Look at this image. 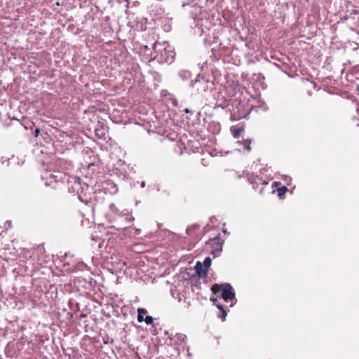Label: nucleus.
Here are the masks:
<instances>
[{
  "label": "nucleus",
  "mask_w": 359,
  "mask_h": 359,
  "mask_svg": "<svg viewBox=\"0 0 359 359\" xmlns=\"http://www.w3.org/2000/svg\"><path fill=\"white\" fill-rule=\"evenodd\" d=\"M65 176V174L62 172L53 171V172L50 173L49 176L47 177L46 184L51 186L54 183L57 184L62 182Z\"/></svg>",
  "instance_id": "39448f33"
},
{
  "label": "nucleus",
  "mask_w": 359,
  "mask_h": 359,
  "mask_svg": "<svg viewBox=\"0 0 359 359\" xmlns=\"http://www.w3.org/2000/svg\"><path fill=\"white\" fill-rule=\"evenodd\" d=\"M212 263V260L210 257H206L204 259L203 264H202L201 262H198L196 265V271L198 273H200L201 271H203V273H206L209 267L210 266Z\"/></svg>",
  "instance_id": "0eeeda50"
},
{
  "label": "nucleus",
  "mask_w": 359,
  "mask_h": 359,
  "mask_svg": "<svg viewBox=\"0 0 359 359\" xmlns=\"http://www.w3.org/2000/svg\"><path fill=\"white\" fill-rule=\"evenodd\" d=\"M160 57L163 62L171 63L174 60L175 53L168 47H165L163 50H161Z\"/></svg>",
  "instance_id": "423d86ee"
},
{
  "label": "nucleus",
  "mask_w": 359,
  "mask_h": 359,
  "mask_svg": "<svg viewBox=\"0 0 359 359\" xmlns=\"http://www.w3.org/2000/svg\"><path fill=\"white\" fill-rule=\"evenodd\" d=\"M241 129H234L232 130V133L234 137H238L241 133Z\"/></svg>",
  "instance_id": "ddd939ff"
},
{
  "label": "nucleus",
  "mask_w": 359,
  "mask_h": 359,
  "mask_svg": "<svg viewBox=\"0 0 359 359\" xmlns=\"http://www.w3.org/2000/svg\"><path fill=\"white\" fill-rule=\"evenodd\" d=\"M287 191V187H283L281 188L278 189V196L283 195Z\"/></svg>",
  "instance_id": "9b49d317"
},
{
  "label": "nucleus",
  "mask_w": 359,
  "mask_h": 359,
  "mask_svg": "<svg viewBox=\"0 0 359 359\" xmlns=\"http://www.w3.org/2000/svg\"><path fill=\"white\" fill-rule=\"evenodd\" d=\"M44 250V248L43 246H41V245H39L37 246L35 249H34V254H38V253H41L43 252Z\"/></svg>",
  "instance_id": "f8f14e48"
},
{
  "label": "nucleus",
  "mask_w": 359,
  "mask_h": 359,
  "mask_svg": "<svg viewBox=\"0 0 359 359\" xmlns=\"http://www.w3.org/2000/svg\"><path fill=\"white\" fill-rule=\"evenodd\" d=\"M233 116H234V118H235V119H240V118H241L243 116H245V114H243V115H238V116H236V115L235 114V113H234V114H233Z\"/></svg>",
  "instance_id": "f3484780"
},
{
  "label": "nucleus",
  "mask_w": 359,
  "mask_h": 359,
  "mask_svg": "<svg viewBox=\"0 0 359 359\" xmlns=\"http://www.w3.org/2000/svg\"><path fill=\"white\" fill-rule=\"evenodd\" d=\"M153 320H154V319H153L152 316H146V318H144V322L146 323V324H147V325H151V324H152Z\"/></svg>",
  "instance_id": "9d476101"
},
{
  "label": "nucleus",
  "mask_w": 359,
  "mask_h": 359,
  "mask_svg": "<svg viewBox=\"0 0 359 359\" xmlns=\"http://www.w3.org/2000/svg\"><path fill=\"white\" fill-rule=\"evenodd\" d=\"M110 208L114 209L115 214L111 220L114 223L111 227L117 230H122L130 227L133 224L134 218L128 211L119 212L114 205H111Z\"/></svg>",
  "instance_id": "f257e3e1"
},
{
  "label": "nucleus",
  "mask_w": 359,
  "mask_h": 359,
  "mask_svg": "<svg viewBox=\"0 0 359 359\" xmlns=\"http://www.w3.org/2000/svg\"><path fill=\"white\" fill-rule=\"evenodd\" d=\"M211 291L215 294H217L222 291L221 297L226 302H231L230 306H233V301L235 299V293L233 287L229 283L222 285L214 284L211 287Z\"/></svg>",
  "instance_id": "f03ea898"
},
{
  "label": "nucleus",
  "mask_w": 359,
  "mask_h": 359,
  "mask_svg": "<svg viewBox=\"0 0 359 359\" xmlns=\"http://www.w3.org/2000/svg\"><path fill=\"white\" fill-rule=\"evenodd\" d=\"M40 133V130L39 128H36L35 130V136L37 137Z\"/></svg>",
  "instance_id": "a211bd4d"
},
{
  "label": "nucleus",
  "mask_w": 359,
  "mask_h": 359,
  "mask_svg": "<svg viewBox=\"0 0 359 359\" xmlns=\"http://www.w3.org/2000/svg\"><path fill=\"white\" fill-rule=\"evenodd\" d=\"M206 245L207 247L210 248L211 252L217 256L222 250L223 241L219 236H215L212 238H210L206 243Z\"/></svg>",
  "instance_id": "20e7f679"
},
{
  "label": "nucleus",
  "mask_w": 359,
  "mask_h": 359,
  "mask_svg": "<svg viewBox=\"0 0 359 359\" xmlns=\"http://www.w3.org/2000/svg\"><path fill=\"white\" fill-rule=\"evenodd\" d=\"M228 105L227 101L224 100V103L219 104V106L222 107V108L226 107Z\"/></svg>",
  "instance_id": "dca6fc26"
},
{
  "label": "nucleus",
  "mask_w": 359,
  "mask_h": 359,
  "mask_svg": "<svg viewBox=\"0 0 359 359\" xmlns=\"http://www.w3.org/2000/svg\"><path fill=\"white\" fill-rule=\"evenodd\" d=\"M0 256L2 257V259H4V260H6V261H8V259H11V258H10V257H7L6 256V252H2V255H0Z\"/></svg>",
  "instance_id": "2eb2a0df"
},
{
  "label": "nucleus",
  "mask_w": 359,
  "mask_h": 359,
  "mask_svg": "<svg viewBox=\"0 0 359 359\" xmlns=\"http://www.w3.org/2000/svg\"><path fill=\"white\" fill-rule=\"evenodd\" d=\"M250 140H245L244 144H245V149H247L248 150H250L251 148L250 147Z\"/></svg>",
  "instance_id": "4468645a"
},
{
  "label": "nucleus",
  "mask_w": 359,
  "mask_h": 359,
  "mask_svg": "<svg viewBox=\"0 0 359 359\" xmlns=\"http://www.w3.org/2000/svg\"><path fill=\"white\" fill-rule=\"evenodd\" d=\"M210 300L222 311V317L224 319L226 316V311L224 309L222 305L219 303L217 298L211 297Z\"/></svg>",
  "instance_id": "6e6552de"
},
{
  "label": "nucleus",
  "mask_w": 359,
  "mask_h": 359,
  "mask_svg": "<svg viewBox=\"0 0 359 359\" xmlns=\"http://www.w3.org/2000/svg\"><path fill=\"white\" fill-rule=\"evenodd\" d=\"M156 48H157V44H156V43H155V44L154 45V49L156 50Z\"/></svg>",
  "instance_id": "6ab92c4d"
},
{
  "label": "nucleus",
  "mask_w": 359,
  "mask_h": 359,
  "mask_svg": "<svg viewBox=\"0 0 359 359\" xmlns=\"http://www.w3.org/2000/svg\"><path fill=\"white\" fill-rule=\"evenodd\" d=\"M147 313V311L145 309L143 308H139L137 309V321L139 323H142L144 321V315H145Z\"/></svg>",
  "instance_id": "1a4fd4ad"
},
{
  "label": "nucleus",
  "mask_w": 359,
  "mask_h": 359,
  "mask_svg": "<svg viewBox=\"0 0 359 359\" xmlns=\"http://www.w3.org/2000/svg\"><path fill=\"white\" fill-rule=\"evenodd\" d=\"M248 180L252 184V188L258 189L259 193L261 194L264 193V187L268 185V182L263 180L262 177L252 173L248 175Z\"/></svg>",
  "instance_id": "7ed1b4c3"
}]
</instances>
